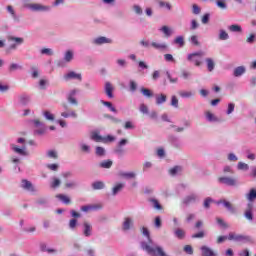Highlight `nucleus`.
<instances>
[{"label":"nucleus","instance_id":"1","mask_svg":"<svg viewBox=\"0 0 256 256\" xmlns=\"http://www.w3.org/2000/svg\"><path fill=\"white\" fill-rule=\"evenodd\" d=\"M16 143H19L22 146L19 147L17 146V144H11L10 149L14 153H16V155H20L21 157H27V155H29V153L27 152V145L25 144L27 143V140H25V138H18L16 140Z\"/></svg>","mask_w":256,"mask_h":256},{"label":"nucleus","instance_id":"2","mask_svg":"<svg viewBox=\"0 0 256 256\" xmlns=\"http://www.w3.org/2000/svg\"><path fill=\"white\" fill-rule=\"evenodd\" d=\"M228 241H235V243H255L253 237L249 235L237 234L235 232H230L228 234Z\"/></svg>","mask_w":256,"mask_h":256},{"label":"nucleus","instance_id":"3","mask_svg":"<svg viewBox=\"0 0 256 256\" xmlns=\"http://www.w3.org/2000/svg\"><path fill=\"white\" fill-rule=\"evenodd\" d=\"M24 7L26 9H30V11H34V12H38V13H47L49 11H51V7L50 6H45L39 3H28L25 4Z\"/></svg>","mask_w":256,"mask_h":256},{"label":"nucleus","instance_id":"4","mask_svg":"<svg viewBox=\"0 0 256 256\" xmlns=\"http://www.w3.org/2000/svg\"><path fill=\"white\" fill-rule=\"evenodd\" d=\"M218 183H220V185H226L227 187L239 186V181L237 180V178L228 177V176L219 177Z\"/></svg>","mask_w":256,"mask_h":256},{"label":"nucleus","instance_id":"5","mask_svg":"<svg viewBox=\"0 0 256 256\" xmlns=\"http://www.w3.org/2000/svg\"><path fill=\"white\" fill-rule=\"evenodd\" d=\"M195 57H205V52L198 51L188 54L187 61L193 62L196 67H201V61Z\"/></svg>","mask_w":256,"mask_h":256},{"label":"nucleus","instance_id":"6","mask_svg":"<svg viewBox=\"0 0 256 256\" xmlns=\"http://www.w3.org/2000/svg\"><path fill=\"white\" fill-rule=\"evenodd\" d=\"M82 235L84 237H92L93 236V224L88 221H84L82 223Z\"/></svg>","mask_w":256,"mask_h":256},{"label":"nucleus","instance_id":"7","mask_svg":"<svg viewBox=\"0 0 256 256\" xmlns=\"http://www.w3.org/2000/svg\"><path fill=\"white\" fill-rule=\"evenodd\" d=\"M21 187L24 189V191H28V193H37V188L31 181L27 179H23L21 181Z\"/></svg>","mask_w":256,"mask_h":256},{"label":"nucleus","instance_id":"8","mask_svg":"<svg viewBox=\"0 0 256 256\" xmlns=\"http://www.w3.org/2000/svg\"><path fill=\"white\" fill-rule=\"evenodd\" d=\"M93 45H111L113 43V39L105 37V36H99L95 38L92 41Z\"/></svg>","mask_w":256,"mask_h":256},{"label":"nucleus","instance_id":"9","mask_svg":"<svg viewBox=\"0 0 256 256\" xmlns=\"http://www.w3.org/2000/svg\"><path fill=\"white\" fill-rule=\"evenodd\" d=\"M198 201H199V195H198V194H195V193H191V194L187 195V196L183 199L182 203H183L184 205H191V204H193V203H197Z\"/></svg>","mask_w":256,"mask_h":256},{"label":"nucleus","instance_id":"10","mask_svg":"<svg viewBox=\"0 0 256 256\" xmlns=\"http://www.w3.org/2000/svg\"><path fill=\"white\" fill-rule=\"evenodd\" d=\"M71 79H76L77 81H82L83 76L81 73H76L75 71H70L66 75H64L65 81H71Z\"/></svg>","mask_w":256,"mask_h":256},{"label":"nucleus","instance_id":"11","mask_svg":"<svg viewBox=\"0 0 256 256\" xmlns=\"http://www.w3.org/2000/svg\"><path fill=\"white\" fill-rule=\"evenodd\" d=\"M134 227V222L131 217L124 218V221L122 223V231H131Z\"/></svg>","mask_w":256,"mask_h":256},{"label":"nucleus","instance_id":"12","mask_svg":"<svg viewBox=\"0 0 256 256\" xmlns=\"http://www.w3.org/2000/svg\"><path fill=\"white\" fill-rule=\"evenodd\" d=\"M9 41H14L16 44L10 45L9 49L15 51L17 49V45H23L24 39L22 37H15V36H10L8 38Z\"/></svg>","mask_w":256,"mask_h":256},{"label":"nucleus","instance_id":"13","mask_svg":"<svg viewBox=\"0 0 256 256\" xmlns=\"http://www.w3.org/2000/svg\"><path fill=\"white\" fill-rule=\"evenodd\" d=\"M205 117H206V121H208V123H221V119H219V117H217V115L213 114L210 111L205 112Z\"/></svg>","mask_w":256,"mask_h":256},{"label":"nucleus","instance_id":"14","mask_svg":"<svg viewBox=\"0 0 256 256\" xmlns=\"http://www.w3.org/2000/svg\"><path fill=\"white\" fill-rule=\"evenodd\" d=\"M114 90H115V88L113 87V84H111V82L105 83L104 92L106 93V95L109 99H113V97H114L113 91Z\"/></svg>","mask_w":256,"mask_h":256},{"label":"nucleus","instance_id":"15","mask_svg":"<svg viewBox=\"0 0 256 256\" xmlns=\"http://www.w3.org/2000/svg\"><path fill=\"white\" fill-rule=\"evenodd\" d=\"M6 10L11 15V17L15 23H19L21 21V18H19V16H17V13L15 12V9H13V6L8 5L6 7Z\"/></svg>","mask_w":256,"mask_h":256},{"label":"nucleus","instance_id":"16","mask_svg":"<svg viewBox=\"0 0 256 256\" xmlns=\"http://www.w3.org/2000/svg\"><path fill=\"white\" fill-rule=\"evenodd\" d=\"M182 171V166H174L168 170V173L171 175V177H177V175H181Z\"/></svg>","mask_w":256,"mask_h":256},{"label":"nucleus","instance_id":"17","mask_svg":"<svg viewBox=\"0 0 256 256\" xmlns=\"http://www.w3.org/2000/svg\"><path fill=\"white\" fill-rule=\"evenodd\" d=\"M202 256H217V254L209 248V246H201L200 248Z\"/></svg>","mask_w":256,"mask_h":256},{"label":"nucleus","instance_id":"18","mask_svg":"<svg viewBox=\"0 0 256 256\" xmlns=\"http://www.w3.org/2000/svg\"><path fill=\"white\" fill-rule=\"evenodd\" d=\"M222 203L224 205L225 208H227V210L229 211V213H232L233 215H235V213H237V209L235 207H233V204H231V202L223 200L218 202Z\"/></svg>","mask_w":256,"mask_h":256},{"label":"nucleus","instance_id":"19","mask_svg":"<svg viewBox=\"0 0 256 256\" xmlns=\"http://www.w3.org/2000/svg\"><path fill=\"white\" fill-rule=\"evenodd\" d=\"M123 189H125V184H123V183L116 184L112 188V196L116 197V195H119V193H121V191H123Z\"/></svg>","mask_w":256,"mask_h":256},{"label":"nucleus","instance_id":"20","mask_svg":"<svg viewBox=\"0 0 256 256\" xmlns=\"http://www.w3.org/2000/svg\"><path fill=\"white\" fill-rule=\"evenodd\" d=\"M151 47H153V49H156L157 51H165V49H167V43L162 42H152Z\"/></svg>","mask_w":256,"mask_h":256},{"label":"nucleus","instance_id":"21","mask_svg":"<svg viewBox=\"0 0 256 256\" xmlns=\"http://www.w3.org/2000/svg\"><path fill=\"white\" fill-rule=\"evenodd\" d=\"M245 197L247 201H249V203H253V201H256V189L251 188L249 192L245 195Z\"/></svg>","mask_w":256,"mask_h":256},{"label":"nucleus","instance_id":"22","mask_svg":"<svg viewBox=\"0 0 256 256\" xmlns=\"http://www.w3.org/2000/svg\"><path fill=\"white\" fill-rule=\"evenodd\" d=\"M178 94L182 99H191L195 97V92L193 91L182 90V91H179Z\"/></svg>","mask_w":256,"mask_h":256},{"label":"nucleus","instance_id":"23","mask_svg":"<svg viewBox=\"0 0 256 256\" xmlns=\"http://www.w3.org/2000/svg\"><path fill=\"white\" fill-rule=\"evenodd\" d=\"M246 71L247 69L245 68V66H238L234 69L233 75L234 77H241V75H245Z\"/></svg>","mask_w":256,"mask_h":256},{"label":"nucleus","instance_id":"24","mask_svg":"<svg viewBox=\"0 0 256 256\" xmlns=\"http://www.w3.org/2000/svg\"><path fill=\"white\" fill-rule=\"evenodd\" d=\"M61 117H63L64 119H69V117L77 119V112H75V110L64 111L61 112Z\"/></svg>","mask_w":256,"mask_h":256},{"label":"nucleus","instance_id":"25","mask_svg":"<svg viewBox=\"0 0 256 256\" xmlns=\"http://www.w3.org/2000/svg\"><path fill=\"white\" fill-rule=\"evenodd\" d=\"M59 187H61V179L53 176L52 180L50 182V188L51 189H59Z\"/></svg>","mask_w":256,"mask_h":256},{"label":"nucleus","instance_id":"26","mask_svg":"<svg viewBox=\"0 0 256 256\" xmlns=\"http://www.w3.org/2000/svg\"><path fill=\"white\" fill-rule=\"evenodd\" d=\"M56 199H59L64 205H71V198L69 196L64 194H58L56 195Z\"/></svg>","mask_w":256,"mask_h":256},{"label":"nucleus","instance_id":"27","mask_svg":"<svg viewBox=\"0 0 256 256\" xmlns=\"http://www.w3.org/2000/svg\"><path fill=\"white\" fill-rule=\"evenodd\" d=\"M73 57H75V53L73 52V50H67L64 53V61L66 63H71L73 61Z\"/></svg>","mask_w":256,"mask_h":256},{"label":"nucleus","instance_id":"28","mask_svg":"<svg viewBox=\"0 0 256 256\" xmlns=\"http://www.w3.org/2000/svg\"><path fill=\"white\" fill-rule=\"evenodd\" d=\"M92 189L94 191H100L101 189H105V182L103 181H95L92 183Z\"/></svg>","mask_w":256,"mask_h":256},{"label":"nucleus","instance_id":"29","mask_svg":"<svg viewBox=\"0 0 256 256\" xmlns=\"http://www.w3.org/2000/svg\"><path fill=\"white\" fill-rule=\"evenodd\" d=\"M152 207L154 209H156V211H161L163 209V206L161 205V203H159V200L155 199V198H150L149 199Z\"/></svg>","mask_w":256,"mask_h":256},{"label":"nucleus","instance_id":"30","mask_svg":"<svg viewBox=\"0 0 256 256\" xmlns=\"http://www.w3.org/2000/svg\"><path fill=\"white\" fill-rule=\"evenodd\" d=\"M163 103H167V95L157 94L156 95V105H163Z\"/></svg>","mask_w":256,"mask_h":256},{"label":"nucleus","instance_id":"31","mask_svg":"<svg viewBox=\"0 0 256 256\" xmlns=\"http://www.w3.org/2000/svg\"><path fill=\"white\" fill-rule=\"evenodd\" d=\"M119 176L123 177V179H135L137 174L135 172H120Z\"/></svg>","mask_w":256,"mask_h":256},{"label":"nucleus","instance_id":"32","mask_svg":"<svg viewBox=\"0 0 256 256\" xmlns=\"http://www.w3.org/2000/svg\"><path fill=\"white\" fill-rule=\"evenodd\" d=\"M140 93H142V95L144 97H146L147 99H151L152 97H154L153 91L149 90L148 88L142 87L140 89Z\"/></svg>","mask_w":256,"mask_h":256},{"label":"nucleus","instance_id":"33","mask_svg":"<svg viewBox=\"0 0 256 256\" xmlns=\"http://www.w3.org/2000/svg\"><path fill=\"white\" fill-rule=\"evenodd\" d=\"M100 103L104 105V107H107L109 111H112V113H117V108L113 106V103L105 101V100H100Z\"/></svg>","mask_w":256,"mask_h":256},{"label":"nucleus","instance_id":"34","mask_svg":"<svg viewBox=\"0 0 256 256\" xmlns=\"http://www.w3.org/2000/svg\"><path fill=\"white\" fill-rule=\"evenodd\" d=\"M99 167L101 169H111V167H113V161H111V160H104V161L99 163Z\"/></svg>","mask_w":256,"mask_h":256},{"label":"nucleus","instance_id":"35","mask_svg":"<svg viewBox=\"0 0 256 256\" xmlns=\"http://www.w3.org/2000/svg\"><path fill=\"white\" fill-rule=\"evenodd\" d=\"M228 30L231 31V33H241V31H243V28H241V25L232 24L228 26Z\"/></svg>","mask_w":256,"mask_h":256},{"label":"nucleus","instance_id":"36","mask_svg":"<svg viewBox=\"0 0 256 256\" xmlns=\"http://www.w3.org/2000/svg\"><path fill=\"white\" fill-rule=\"evenodd\" d=\"M205 61L207 69L211 73L215 69V61H213V58H206Z\"/></svg>","mask_w":256,"mask_h":256},{"label":"nucleus","instance_id":"37","mask_svg":"<svg viewBox=\"0 0 256 256\" xmlns=\"http://www.w3.org/2000/svg\"><path fill=\"white\" fill-rule=\"evenodd\" d=\"M160 31L165 35V37H171V35H173V30H171L169 26H162Z\"/></svg>","mask_w":256,"mask_h":256},{"label":"nucleus","instance_id":"38","mask_svg":"<svg viewBox=\"0 0 256 256\" xmlns=\"http://www.w3.org/2000/svg\"><path fill=\"white\" fill-rule=\"evenodd\" d=\"M65 189H77L79 187V183L77 181L71 180L64 184Z\"/></svg>","mask_w":256,"mask_h":256},{"label":"nucleus","instance_id":"39","mask_svg":"<svg viewBox=\"0 0 256 256\" xmlns=\"http://www.w3.org/2000/svg\"><path fill=\"white\" fill-rule=\"evenodd\" d=\"M21 69H23V66H21V65H19V64H17V63H12V64H10L9 67H8V71H9L10 73H13V72H15V71H21Z\"/></svg>","mask_w":256,"mask_h":256},{"label":"nucleus","instance_id":"40","mask_svg":"<svg viewBox=\"0 0 256 256\" xmlns=\"http://www.w3.org/2000/svg\"><path fill=\"white\" fill-rule=\"evenodd\" d=\"M79 148L82 151V153H87V154L91 153V146H89L86 143L81 142L79 144Z\"/></svg>","mask_w":256,"mask_h":256},{"label":"nucleus","instance_id":"41","mask_svg":"<svg viewBox=\"0 0 256 256\" xmlns=\"http://www.w3.org/2000/svg\"><path fill=\"white\" fill-rule=\"evenodd\" d=\"M216 7L222 11L227 10V0H216Z\"/></svg>","mask_w":256,"mask_h":256},{"label":"nucleus","instance_id":"42","mask_svg":"<svg viewBox=\"0 0 256 256\" xmlns=\"http://www.w3.org/2000/svg\"><path fill=\"white\" fill-rule=\"evenodd\" d=\"M218 39L220 41H227V39H229V34L227 33V31L221 29L219 30Z\"/></svg>","mask_w":256,"mask_h":256},{"label":"nucleus","instance_id":"43","mask_svg":"<svg viewBox=\"0 0 256 256\" xmlns=\"http://www.w3.org/2000/svg\"><path fill=\"white\" fill-rule=\"evenodd\" d=\"M159 7L167 9V11H171L173 9V6L169 2H165L163 0L158 1Z\"/></svg>","mask_w":256,"mask_h":256},{"label":"nucleus","instance_id":"44","mask_svg":"<svg viewBox=\"0 0 256 256\" xmlns=\"http://www.w3.org/2000/svg\"><path fill=\"white\" fill-rule=\"evenodd\" d=\"M174 235L177 239H183L185 237V230L178 228L174 230Z\"/></svg>","mask_w":256,"mask_h":256},{"label":"nucleus","instance_id":"45","mask_svg":"<svg viewBox=\"0 0 256 256\" xmlns=\"http://www.w3.org/2000/svg\"><path fill=\"white\" fill-rule=\"evenodd\" d=\"M175 45H179V47L185 46V38L183 36H178L174 39Z\"/></svg>","mask_w":256,"mask_h":256},{"label":"nucleus","instance_id":"46","mask_svg":"<svg viewBox=\"0 0 256 256\" xmlns=\"http://www.w3.org/2000/svg\"><path fill=\"white\" fill-rule=\"evenodd\" d=\"M41 55H48L49 57L55 55V52L51 48H42L40 50Z\"/></svg>","mask_w":256,"mask_h":256},{"label":"nucleus","instance_id":"47","mask_svg":"<svg viewBox=\"0 0 256 256\" xmlns=\"http://www.w3.org/2000/svg\"><path fill=\"white\" fill-rule=\"evenodd\" d=\"M237 169L238 171H249V164L245 162H238Z\"/></svg>","mask_w":256,"mask_h":256},{"label":"nucleus","instance_id":"48","mask_svg":"<svg viewBox=\"0 0 256 256\" xmlns=\"http://www.w3.org/2000/svg\"><path fill=\"white\" fill-rule=\"evenodd\" d=\"M46 157H48V159H58L59 155L55 150H48L46 152Z\"/></svg>","mask_w":256,"mask_h":256},{"label":"nucleus","instance_id":"49","mask_svg":"<svg viewBox=\"0 0 256 256\" xmlns=\"http://www.w3.org/2000/svg\"><path fill=\"white\" fill-rule=\"evenodd\" d=\"M116 65H118V67H120V69H126L127 60L119 58L116 60Z\"/></svg>","mask_w":256,"mask_h":256},{"label":"nucleus","instance_id":"50","mask_svg":"<svg viewBox=\"0 0 256 256\" xmlns=\"http://www.w3.org/2000/svg\"><path fill=\"white\" fill-rule=\"evenodd\" d=\"M49 200L47 198H38L36 200V205H40L41 207H47Z\"/></svg>","mask_w":256,"mask_h":256},{"label":"nucleus","instance_id":"51","mask_svg":"<svg viewBox=\"0 0 256 256\" xmlns=\"http://www.w3.org/2000/svg\"><path fill=\"white\" fill-rule=\"evenodd\" d=\"M31 75L33 79H37L39 77V68L37 66H31Z\"/></svg>","mask_w":256,"mask_h":256},{"label":"nucleus","instance_id":"52","mask_svg":"<svg viewBox=\"0 0 256 256\" xmlns=\"http://www.w3.org/2000/svg\"><path fill=\"white\" fill-rule=\"evenodd\" d=\"M29 101H30V99H29V96H27V95H21L20 97H19V103H21L22 105H28L29 104Z\"/></svg>","mask_w":256,"mask_h":256},{"label":"nucleus","instance_id":"53","mask_svg":"<svg viewBox=\"0 0 256 256\" xmlns=\"http://www.w3.org/2000/svg\"><path fill=\"white\" fill-rule=\"evenodd\" d=\"M216 221L222 229H229V224H227L223 219L221 218H216Z\"/></svg>","mask_w":256,"mask_h":256},{"label":"nucleus","instance_id":"54","mask_svg":"<svg viewBox=\"0 0 256 256\" xmlns=\"http://www.w3.org/2000/svg\"><path fill=\"white\" fill-rule=\"evenodd\" d=\"M170 105L174 107L175 109H179V99H177V96L171 97V103Z\"/></svg>","mask_w":256,"mask_h":256},{"label":"nucleus","instance_id":"55","mask_svg":"<svg viewBox=\"0 0 256 256\" xmlns=\"http://www.w3.org/2000/svg\"><path fill=\"white\" fill-rule=\"evenodd\" d=\"M138 67L140 69L139 71H145L149 69V65L145 61H138Z\"/></svg>","mask_w":256,"mask_h":256},{"label":"nucleus","instance_id":"56","mask_svg":"<svg viewBox=\"0 0 256 256\" xmlns=\"http://www.w3.org/2000/svg\"><path fill=\"white\" fill-rule=\"evenodd\" d=\"M96 155L98 157H105V148H103L101 146H97L96 147Z\"/></svg>","mask_w":256,"mask_h":256},{"label":"nucleus","instance_id":"57","mask_svg":"<svg viewBox=\"0 0 256 256\" xmlns=\"http://www.w3.org/2000/svg\"><path fill=\"white\" fill-rule=\"evenodd\" d=\"M244 217L245 219H247V221H253V211L251 209L246 210L244 213Z\"/></svg>","mask_w":256,"mask_h":256},{"label":"nucleus","instance_id":"58","mask_svg":"<svg viewBox=\"0 0 256 256\" xmlns=\"http://www.w3.org/2000/svg\"><path fill=\"white\" fill-rule=\"evenodd\" d=\"M91 139L93 141H96L97 143H99L100 141H103V137L101 135H99L97 132H94L92 135H91Z\"/></svg>","mask_w":256,"mask_h":256},{"label":"nucleus","instance_id":"59","mask_svg":"<svg viewBox=\"0 0 256 256\" xmlns=\"http://www.w3.org/2000/svg\"><path fill=\"white\" fill-rule=\"evenodd\" d=\"M77 219L73 218L69 221V229H71L72 231L75 230L77 228Z\"/></svg>","mask_w":256,"mask_h":256},{"label":"nucleus","instance_id":"60","mask_svg":"<svg viewBox=\"0 0 256 256\" xmlns=\"http://www.w3.org/2000/svg\"><path fill=\"white\" fill-rule=\"evenodd\" d=\"M233 111H235V103L231 102L228 104L226 115H231V113H233Z\"/></svg>","mask_w":256,"mask_h":256},{"label":"nucleus","instance_id":"61","mask_svg":"<svg viewBox=\"0 0 256 256\" xmlns=\"http://www.w3.org/2000/svg\"><path fill=\"white\" fill-rule=\"evenodd\" d=\"M133 11L136 13V15H143V8H141L139 5H134Z\"/></svg>","mask_w":256,"mask_h":256},{"label":"nucleus","instance_id":"62","mask_svg":"<svg viewBox=\"0 0 256 256\" xmlns=\"http://www.w3.org/2000/svg\"><path fill=\"white\" fill-rule=\"evenodd\" d=\"M196 29H199V24H198L197 20H191L190 30L195 31Z\"/></svg>","mask_w":256,"mask_h":256},{"label":"nucleus","instance_id":"63","mask_svg":"<svg viewBox=\"0 0 256 256\" xmlns=\"http://www.w3.org/2000/svg\"><path fill=\"white\" fill-rule=\"evenodd\" d=\"M129 86H130L131 93H135V91H137V82L136 81L131 80L129 83Z\"/></svg>","mask_w":256,"mask_h":256},{"label":"nucleus","instance_id":"64","mask_svg":"<svg viewBox=\"0 0 256 256\" xmlns=\"http://www.w3.org/2000/svg\"><path fill=\"white\" fill-rule=\"evenodd\" d=\"M47 169H50V171H59V164H47Z\"/></svg>","mask_w":256,"mask_h":256}]
</instances>
